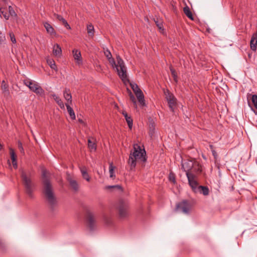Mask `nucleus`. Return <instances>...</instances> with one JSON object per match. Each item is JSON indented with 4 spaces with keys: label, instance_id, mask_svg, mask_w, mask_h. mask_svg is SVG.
<instances>
[{
    "label": "nucleus",
    "instance_id": "f257e3e1",
    "mask_svg": "<svg viewBox=\"0 0 257 257\" xmlns=\"http://www.w3.org/2000/svg\"><path fill=\"white\" fill-rule=\"evenodd\" d=\"M47 173L46 170L42 171L43 193L50 205L51 209L54 210L57 204V200L54 195L52 185Z\"/></svg>",
    "mask_w": 257,
    "mask_h": 257
},
{
    "label": "nucleus",
    "instance_id": "f03ea898",
    "mask_svg": "<svg viewBox=\"0 0 257 257\" xmlns=\"http://www.w3.org/2000/svg\"><path fill=\"white\" fill-rule=\"evenodd\" d=\"M134 152L131 153L129 156L128 163L130 166V169L133 170L136 167L137 160H141L143 162L147 161L146 152L145 149H142L137 144H134Z\"/></svg>",
    "mask_w": 257,
    "mask_h": 257
},
{
    "label": "nucleus",
    "instance_id": "7ed1b4c3",
    "mask_svg": "<svg viewBox=\"0 0 257 257\" xmlns=\"http://www.w3.org/2000/svg\"><path fill=\"white\" fill-rule=\"evenodd\" d=\"M116 60L117 61V64L112 57L108 59V61L111 65L116 69L118 75L121 80H129L128 79H126L127 76L126 70L123 60L119 55L116 56Z\"/></svg>",
    "mask_w": 257,
    "mask_h": 257
},
{
    "label": "nucleus",
    "instance_id": "20e7f679",
    "mask_svg": "<svg viewBox=\"0 0 257 257\" xmlns=\"http://www.w3.org/2000/svg\"><path fill=\"white\" fill-rule=\"evenodd\" d=\"M21 177L26 193L29 197H32L35 186L31 178V173L30 172L27 173L25 171L22 170Z\"/></svg>",
    "mask_w": 257,
    "mask_h": 257
},
{
    "label": "nucleus",
    "instance_id": "39448f33",
    "mask_svg": "<svg viewBox=\"0 0 257 257\" xmlns=\"http://www.w3.org/2000/svg\"><path fill=\"white\" fill-rule=\"evenodd\" d=\"M125 84H126L125 82H127L130 84L132 89H133L134 92L135 93L139 104L141 107H143L146 106L145 100L144 98V95L141 90V89L139 87L138 85L135 83L134 81H123Z\"/></svg>",
    "mask_w": 257,
    "mask_h": 257
},
{
    "label": "nucleus",
    "instance_id": "423d86ee",
    "mask_svg": "<svg viewBox=\"0 0 257 257\" xmlns=\"http://www.w3.org/2000/svg\"><path fill=\"white\" fill-rule=\"evenodd\" d=\"M29 89L40 96H44L45 91L36 81H24Z\"/></svg>",
    "mask_w": 257,
    "mask_h": 257
},
{
    "label": "nucleus",
    "instance_id": "0eeeda50",
    "mask_svg": "<svg viewBox=\"0 0 257 257\" xmlns=\"http://www.w3.org/2000/svg\"><path fill=\"white\" fill-rule=\"evenodd\" d=\"M117 209L120 218H124L128 214V203L126 201L119 200L118 202Z\"/></svg>",
    "mask_w": 257,
    "mask_h": 257
},
{
    "label": "nucleus",
    "instance_id": "6e6552de",
    "mask_svg": "<svg viewBox=\"0 0 257 257\" xmlns=\"http://www.w3.org/2000/svg\"><path fill=\"white\" fill-rule=\"evenodd\" d=\"M164 94L169 108L171 111H174V108L177 105L176 98L174 96V94L168 89L164 90Z\"/></svg>",
    "mask_w": 257,
    "mask_h": 257
},
{
    "label": "nucleus",
    "instance_id": "1a4fd4ad",
    "mask_svg": "<svg viewBox=\"0 0 257 257\" xmlns=\"http://www.w3.org/2000/svg\"><path fill=\"white\" fill-rule=\"evenodd\" d=\"M192 207V205L190 201L184 200L178 203L176 205V209L181 211L185 214H189Z\"/></svg>",
    "mask_w": 257,
    "mask_h": 257
},
{
    "label": "nucleus",
    "instance_id": "9d476101",
    "mask_svg": "<svg viewBox=\"0 0 257 257\" xmlns=\"http://www.w3.org/2000/svg\"><path fill=\"white\" fill-rule=\"evenodd\" d=\"M186 176L188 179V184L192 189V190L195 193H196V190L197 187H199L200 185L196 180V175L194 174H188L186 173Z\"/></svg>",
    "mask_w": 257,
    "mask_h": 257
},
{
    "label": "nucleus",
    "instance_id": "9b49d317",
    "mask_svg": "<svg viewBox=\"0 0 257 257\" xmlns=\"http://www.w3.org/2000/svg\"><path fill=\"white\" fill-rule=\"evenodd\" d=\"M196 162L195 160H183L182 161V169L183 170L184 172L188 174H193L191 172L192 168H193V166L194 165V163Z\"/></svg>",
    "mask_w": 257,
    "mask_h": 257
},
{
    "label": "nucleus",
    "instance_id": "f8f14e48",
    "mask_svg": "<svg viewBox=\"0 0 257 257\" xmlns=\"http://www.w3.org/2000/svg\"><path fill=\"white\" fill-rule=\"evenodd\" d=\"M86 221L87 226L90 231H93L95 228V219L94 214L90 212L87 211L86 213Z\"/></svg>",
    "mask_w": 257,
    "mask_h": 257
},
{
    "label": "nucleus",
    "instance_id": "ddd939ff",
    "mask_svg": "<svg viewBox=\"0 0 257 257\" xmlns=\"http://www.w3.org/2000/svg\"><path fill=\"white\" fill-rule=\"evenodd\" d=\"M1 88L4 96L6 97L9 96L10 95V91L9 89V85L8 83V81H2L1 84Z\"/></svg>",
    "mask_w": 257,
    "mask_h": 257
},
{
    "label": "nucleus",
    "instance_id": "4468645a",
    "mask_svg": "<svg viewBox=\"0 0 257 257\" xmlns=\"http://www.w3.org/2000/svg\"><path fill=\"white\" fill-rule=\"evenodd\" d=\"M72 54L75 60H77V63L78 64L82 63V60L80 51L77 49H73Z\"/></svg>",
    "mask_w": 257,
    "mask_h": 257
},
{
    "label": "nucleus",
    "instance_id": "2eb2a0df",
    "mask_svg": "<svg viewBox=\"0 0 257 257\" xmlns=\"http://www.w3.org/2000/svg\"><path fill=\"white\" fill-rule=\"evenodd\" d=\"M199 193L204 196H207L209 195V190L207 186L200 185L199 187H197V189L196 190V193Z\"/></svg>",
    "mask_w": 257,
    "mask_h": 257
},
{
    "label": "nucleus",
    "instance_id": "dca6fc26",
    "mask_svg": "<svg viewBox=\"0 0 257 257\" xmlns=\"http://www.w3.org/2000/svg\"><path fill=\"white\" fill-rule=\"evenodd\" d=\"M250 49L253 51H255L256 49L257 46V34H254L251 37L250 42Z\"/></svg>",
    "mask_w": 257,
    "mask_h": 257
},
{
    "label": "nucleus",
    "instance_id": "f3484780",
    "mask_svg": "<svg viewBox=\"0 0 257 257\" xmlns=\"http://www.w3.org/2000/svg\"><path fill=\"white\" fill-rule=\"evenodd\" d=\"M67 180L71 188L75 191L78 190V184L77 181L73 179L70 176L67 177Z\"/></svg>",
    "mask_w": 257,
    "mask_h": 257
},
{
    "label": "nucleus",
    "instance_id": "a211bd4d",
    "mask_svg": "<svg viewBox=\"0 0 257 257\" xmlns=\"http://www.w3.org/2000/svg\"><path fill=\"white\" fill-rule=\"evenodd\" d=\"M80 170L83 178L88 182L90 181V177L87 173L86 168L85 166H83L80 168Z\"/></svg>",
    "mask_w": 257,
    "mask_h": 257
},
{
    "label": "nucleus",
    "instance_id": "6ab92c4d",
    "mask_svg": "<svg viewBox=\"0 0 257 257\" xmlns=\"http://www.w3.org/2000/svg\"><path fill=\"white\" fill-rule=\"evenodd\" d=\"M44 25L48 33L52 36H55L56 32L54 29L49 23L45 22Z\"/></svg>",
    "mask_w": 257,
    "mask_h": 257
},
{
    "label": "nucleus",
    "instance_id": "aec40b11",
    "mask_svg": "<svg viewBox=\"0 0 257 257\" xmlns=\"http://www.w3.org/2000/svg\"><path fill=\"white\" fill-rule=\"evenodd\" d=\"M202 172V167L201 165L199 164L197 161H196L194 163V165L193 166V168H192L191 172L192 173H194L196 174H198L201 173Z\"/></svg>",
    "mask_w": 257,
    "mask_h": 257
},
{
    "label": "nucleus",
    "instance_id": "412c9836",
    "mask_svg": "<svg viewBox=\"0 0 257 257\" xmlns=\"http://www.w3.org/2000/svg\"><path fill=\"white\" fill-rule=\"evenodd\" d=\"M122 114L125 117V119L126 120V121L127 123L129 128L132 129V127H133V119L132 118V117L130 116H128L127 115V112L125 111H123Z\"/></svg>",
    "mask_w": 257,
    "mask_h": 257
},
{
    "label": "nucleus",
    "instance_id": "4be33fe9",
    "mask_svg": "<svg viewBox=\"0 0 257 257\" xmlns=\"http://www.w3.org/2000/svg\"><path fill=\"white\" fill-rule=\"evenodd\" d=\"M154 20L160 31L161 32H163L164 31L163 20L158 18H157L156 19L154 18Z\"/></svg>",
    "mask_w": 257,
    "mask_h": 257
},
{
    "label": "nucleus",
    "instance_id": "5701e85b",
    "mask_svg": "<svg viewBox=\"0 0 257 257\" xmlns=\"http://www.w3.org/2000/svg\"><path fill=\"white\" fill-rule=\"evenodd\" d=\"M53 53L55 56H60L62 53L61 48L59 45L56 44L53 47Z\"/></svg>",
    "mask_w": 257,
    "mask_h": 257
},
{
    "label": "nucleus",
    "instance_id": "b1692460",
    "mask_svg": "<svg viewBox=\"0 0 257 257\" xmlns=\"http://www.w3.org/2000/svg\"><path fill=\"white\" fill-rule=\"evenodd\" d=\"M64 97L68 101L72 102V96L69 89L66 88L63 91Z\"/></svg>",
    "mask_w": 257,
    "mask_h": 257
},
{
    "label": "nucleus",
    "instance_id": "393cba45",
    "mask_svg": "<svg viewBox=\"0 0 257 257\" xmlns=\"http://www.w3.org/2000/svg\"><path fill=\"white\" fill-rule=\"evenodd\" d=\"M65 105L71 118L73 120L75 119V114L73 108L68 103H66Z\"/></svg>",
    "mask_w": 257,
    "mask_h": 257
},
{
    "label": "nucleus",
    "instance_id": "a878e982",
    "mask_svg": "<svg viewBox=\"0 0 257 257\" xmlns=\"http://www.w3.org/2000/svg\"><path fill=\"white\" fill-rule=\"evenodd\" d=\"M183 11L184 14L188 18L192 20H194L193 16L192 14V12H191L188 6H186L184 8Z\"/></svg>",
    "mask_w": 257,
    "mask_h": 257
},
{
    "label": "nucleus",
    "instance_id": "bb28decb",
    "mask_svg": "<svg viewBox=\"0 0 257 257\" xmlns=\"http://www.w3.org/2000/svg\"><path fill=\"white\" fill-rule=\"evenodd\" d=\"M53 97L54 100H55V101L57 102V103L59 105V106L61 108H64V105L63 101L61 99V98L59 96H58L57 95H56L55 94L53 95Z\"/></svg>",
    "mask_w": 257,
    "mask_h": 257
},
{
    "label": "nucleus",
    "instance_id": "cd10ccee",
    "mask_svg": "<svg viewBox=\"0 0 257 257\" xmlns=\"http://www.w3.org/2000/svg\"><path fill=\"white\" fill-rule=\"evenodd\" d=\"M87 33L89 36L93 37L94 33V29L93 26L90 24L87 26Z\"/></svg>",
    "mask_w": 257,
    "mask_h": 257
},
{
    "label": "nucleus",
    "instance_id": "c85d7f7f",
    "mask_svg": "<svg viewBox=\"0 0 257 257\" xmlns=\"http://www.w3.org/2000/svg\"><path fill=\"white\" fill-rule=\"evenodd\" d=\"M115 167L113 165L112 163L109 164V177L111 178H114L115 177V175L114 173V170L115 169Z\"/></svg>",
    "mask_w": 257,
    "mask_h": 257
},
{
    "label": "nucleus",
    "instance_id": "c756f323",
    "mask_svg": "<svg viewBox=\"0 0 257 257\" xmlns=\"http://www.w3.org/2000/svg\"><path fill=\"white\" fill-rule=\"evenodd\" d=\"M88 147L92 151H95L96 150V144L94 142H92L90 139H88Z\"/></svg>",
    "mask_w": 257,
    "mask_h": 257
},
{
    "label": "nucleus",
    "instance_id": "7c9ffc66",
    "mask_svg": "<svg viewBox=\"0 0 257 257\" xmlns=\"http://www.w3.org/2000/svg\"><path fill=\"white\" fill-rule=\"evenodd\" d=\"M10 153L12 162H15V161H17V155L14 150L12 148H10Z\"/></svg>",
    "mask_w": 257,
    "mask_h": 257
},
{
    "label": "nucleus",
    "instance_id": "2f4dec72",
    "mask_svg": "<svg viewBox=\"0 0 257 257\" xmlns=\"http://www.w3.org/2000/svg\"><path fill=\"white\" fill-rule=\"evenodd\" d=\"M169 181L173 182L174 184L176 183L175 175L173 172H170L169 175Z\"/></svg>",
    "mask_w": 257,
    "mask_h": 257
},
{
    "label": "nucleus",
    "instance_id": "473e14b6",
    "mask_svg": "<svg viewBox=\"0 0 257 257\" xmlns=\"http://www.w3.org/2000/svg\"><path fill=\"white\" fill-rule=\"evenodd\" d=\"M170 71L172 76L173 77L174 80H177V74L176 70L172 67H170Z\"/></svg>",
    "mask_w": 257,
    "mask_h": 257
},
{
    "label": "nucleus",
    "instance_id": "72a5a7b5",
    "mask_svg": "<svg viewBox=\"0 0 257 257\" xmlns=\"http://www.w3.org/2000/svg\"><path fill=\"white\" fill-rule=\"evenodd\" d=\"M47 63L50 65L51 68L55 69L57 68L55 63L53 60H48Z\"/></svg>",
    "mask_w": 257,
    "mask_h": 257
},
{
    "label": "nucleus",
    "instance_id": "f704fd0d",
    "mask_svg": "<svg viewBox=\"0 0 257 257\" xmlns=\"http://www.w3.org/2000/svg\"><path fill=\"white\" fill-rule=\"evenodd\" d=\"M9 15H11L12 17H16L17 16V14L15 13V11L14 10L12 6L9 7Z\"/></svg>",
    "mask_w": 257,
    "mask_h": 257
},
{
    "label": "nucleus",
    "instance_id": "c9c22d12",
    "mask_svg": "<svg viewBox=\"0 0 257 257\" xmlns=\"http://www.w3.org/2000/svg\"><path fill=\"white\" fill-rule=\"evenodd\" d=\"M251 100L252 103L254 105V106L256 109H257V95H252L251 97Z\"/></svg>",
    "mask_w": 257,
    "mask_h": 257
},
{
    "label": "nucleus",
    "instance_id": "e433bc0d",
    "mask_svg": "<svg viewBox=\"0 0 257 257\" xmlns=\"http://www.w3.org/2000/svg\"><path fill=\"white\" fill-rule=\"evenodd\" d=\"M127 91H128V95H129V97H130V100L132 102L136 101V98H135L134 95L131 92V91L130 90H129L128 89H127Z\"/></svg>",
    "mask_w": 257,
    "mask_h": 257
},
{
    "label": "nucleus",
    "instance_id": "4c0bfd02",
    "mask_svg": "<svg viewBox=\"0 0 257 257\" xmlns=\"http://www.w3.org/2000/svg\"><path fill=\"white\" fill-rule=\"evenodd\" d=\"M114 188H116V189H119V190H121V186L118 185H112V186H107L105 187V189H107V190L111 189H114Z\"/></svg>",
    "mask_w": 257,
    "mask_h": 257
},
{
    "label": "nucleus",
    "instance_id": "58836bf2",
    "mask_svg": "<svg viewBox=\"0 0 257 257\" xmlns=\"http://www.w3.org/2000/svg\"><path fill=\"white\" fill-rule=\"evenodd\" d=\"M18 147L20 150L21 153L22 154H24V149L23 147L22 143L20 141H19L18 143Z\"/></svg>",
    "mask_w": 257,
    "mask_h": 257
},
{
    "label": "nucleus",
    "instance_id": "ea45409f",
    "mask_svg": "<svg viewBox=\"0 0 257 257\" xmlns=\"http://www.w3.org/2000/svg\"><path fill=\"white\" fill-rule=\"evenodd\" d=\"M104 53L107 59L112 57V55L109 50L106 49L105 51H104Z\"/></svg>",
    "mask_w": 257,
    "mask_h": 257
},
{
    "label": "nucleus",
    "instance_id": "a19ab883",
    "mask_svg": "<svg viewBox=\"0 0 257 257\" xmlns=\"http://www.w3.org/2000/svg\"><path fill=\"white\" fill-rule=\"evenodd\" d=\"M54 16L56 17L57 20L62 22V23L65 20L63 17L60 15L55 14Z\"/></svg>",
    "mask_w": 257,
    "mask_h": 257
},
{
    "label": "nucleus",
    "instance_id": "79ce46f5",
    "mask_svg": "<svg viewBox=\"0 0 257 257\" xmlns=\"http://www.w3.org/2000/svg\"><path fill=\"white\" fill-rule=\"evenodd\" d=\"M5 40V36L0 31V45H1L3 43V42H4Z\"/></svg>",
    "mask_w": 257,
    "mask_h": 257
},
{
    "label": "nucleus",
    "instance_id": "37998d69",
    "mask_svg": "<svg viewBox=\"0 0 257 257\" xmlns=\"http://www.w3.org/2000/svg\"><path fill=\"white\" fill-rule=\"evenodd\" d=\"M62 24L65 26V27H66V28L67 29H68V30L71 29V27H70V25L68 24V23L65 20L62 22Z\"/></svg>",
    "mask_w": 257,
    "mask_h": 257
},
{
    "label": "nucleus",
    "instance_id": "c03bdc74",
    "mask_svg": "<svg viewBox=\"0 0 257 257\" xmlns=\"http://www.w3.org/2000/svg\"><path fill=\"white\" fill-rule=\"evenodd\" d=\"M10 36L11 40L12 42L13 43H16V38L15 37L14 34L13 33H10Z\"/></svg>",
    "mask_w": 257,
    "mask_h": 257
},
{
    "label": "nucleus",
    "instance_id": "a18cd8bd",
    "mask_svg": "<svg viewBox=\"0 0 257 257\" xmlns=\"http://www.w3.org/2000/svg\"><path fill=\"white\" fill-rule=\"evenodd\" d=\"M0 12L3 14L4 18L6 20H8L9 19V16H10L9 14H8L7 13H4V12L2 11V9H0Z\"/></svg>",
    "mask_w": 257,
    "mask_h": 257
},
{
    "label": "nucleus",
    "instance_id": "49530a36",
    "mask_svg": "<svg viewBox=\"0 0 257 257\" xmlns=\"http://www.w3.org/2000/svg\"><path fill=\"white\" fill-rule=\"evenodd\" d=\"M13 165L15 168H17L18 167L17 162V161H15V162H12Z\"/></svg>",
    "mask_w": 257,
    "mask_h": 257
},
{
    "label": "nucleus",
    "instance_id": "de8ad7c7",
    "mask_svg": "<svg viewBox=\"0 0 257 257\" xmlns=\"http://www.w3.org/2000/svg\"><path fill=\"white\" fill-rule=\"evenodd\" d=\"M212 153L215 158L217 157V154L214 150H212Z\"/></svg>",
    "mask_w": 257,
    "mask_h": 257
},
{
    "label": "nucleus",
    "instance_id": "09e8293b",
    "mask_svg": "<svg viewBox=\"0 0 257 257\" xmlns=\"http://www.w3.org/2000/svg\"><path fill=\"white\" fill-rule=\"evenodd\" d=\"M133 105H134V107L135 108H137V101H135L134 102H133Z\"/></svg>",
    "mask_w": 257,
    "mask_h": 257
},
{
    "label": "nucleus",
    "instance_id": "8fccbe9b",
    "mask_svg": "<svg viewBox=\"0 0 257 257\" xmlns=\"http://www.w3.org/2000/svg\"><path fill=\"white\" fill-rule=\"evenodd\" d=\"M172 9L173 10L174 12H175L176 11V8L173 5H172Z\"/></svg>",
    "mask_w": 257,
    "mask_h": 257
},
{
    "label": "nucleus",
    "instance_id": "3c124183",
    "mask_svg": "<svg viewBox=\"0 0 257 257\" xmlns=\"http://www.w3.org/2000/svg\"><path fill=\"white\" fill-rule=\"evenodd\" d=\"M106 223H107V224L110 223V221H106Z\"/></svg>",
    "mask_w": 257,
    "mask_h": 257
},
{
    "label": "nucleus",
    "instance_id": "603ef678",
    "mask_svg": "<svg viewBox=\"0 0 257 257\" xmlns=\"http://www.w3.org/2000/svg\"><path fill=\"white\" fill-rule=\"evenodd\" d=\"M79 121L80 122H83V121H82V120H80V119H79Z\"/></svg>",
    "mask_w": 257,
    "mask_h": 257
},
{
    "label": "nucleus",
    "instance_id": "864d4df0",
    "mask_svg": "<svg viewBox=\"0 0 257 257\" xmlns=\"http://www.w3.org/2000/svg\"><path fill=\"white\" fill-rule=\"evenodd\" d=\"M2 245V242L0 241V245Z\"/></svg>",
    "mask_w": 257,
    "mask_h": 257
}]
</instances>
